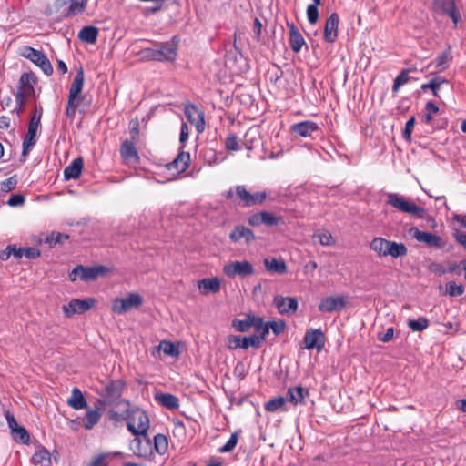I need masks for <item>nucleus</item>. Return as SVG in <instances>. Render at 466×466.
Segmentation results:
<instances>
[{
  "instance_id": "4468645a",
  "label": "nucleus",
  "mask_w": 466,
  "mask_h": 466,
  "mask_svg": "<svg viewBox=\"0 0 466 466\" xmlns=\"http://www.w3.org/2000/svg\"><path fill=\"white\" fill-rule=\"evenodd\" d=\"M130 450L138 457H147L153 453L152 441L146 433V436H136L130 441Z\"/></svg>"
},
{
  "instance_id": "f704fd0d",
  "label": "nucleus",
  "mask_w": 466,
  "mask_h": 466,
  "mask_svg": "<svg viewBox=\"0 0 466 466\" xmlns=\"http://www.w3.org/2000/svg\"><path fill=\"white\" fill-rule=\"evenodd\" d=\"M70 5L65 9L64 17L72 16L83 13L86 6V0H68Z\"/></svg>"
},
{
  "instance_id": "0eeeda50",
  "label": "nucleus",
  "mask_w": 466,
  "mask_h": 466,
  "mask_svg": "<svg viewBox=\"0 0 466 466\" xmlns=\"http://www.w3.org/2000/svg\"><path fill=\"white\" fill-rule=\"evenodd\" d=\"M236 194L240 199L241 205L243 207L261 205L265 202L268 197L266 191H258L255 193H250L243 185L236 187Z\"/></svg>"
},
{
  "instance_id": "393cba45",
  "label": "nucleus",
  "mask_w": 466,
  "mask_h": 466,
  "mask_svg": "<svg viewBox=\"0 0 466 466\" xmlns=\"http://www.w3.org/2000/svg\"><path fill=\"white\" fill-rule=\"evenodd\" d=\"M84 81H85V75L84 70L82 67H80L71 84L70 89H69V96L68 99L70 100H76L79 97L83 86H84Z\"/></svg>"
},
{
  "instance_id": "79ce46f5",
  "label": "nucleus",
  "mask_w": 466,
  "mask_h": 466,
  "mask_svg": "<svg viewBox=\"0 0 466 466\" xmlns=\"http://www.w3.org/2000/svg\"><path fill=\"white\" fill-rule=\"evenodd\" d=\"M68 4V0H56L53 5H47L45 14L47 16H51L53 15H56L59 12L62 13V15L65 13L66 6Z\"/></svg>"
},
{
  "instance_id": "aec40b11",
  "label": "nucleus",
  "mask_w": 466,
  "mask_h": 466,
  "mask_svg": "<svg viewBox=\"0 0 466 466\" xmlns=\"http://www.w3.org/2000/svg\"><path fill=\"white\" fill-rule=\"evenodd\" d=\"M229 239L233 243H238L243 239L244 242L248 245L255 240V235L254 232L248 227L244 225H238L229 234Z\"/></svg>"
},
{
  "instance_id": "20e7f679",
  "label": "nucleus",
  "mask_w": 466,
  "mask_h": 466,
  "mask_svg": "<svg viewBox=\"0 0 466 466\" xmlns=\"http://www.w3.org/2000/svg\"><path fill=\"white\" fill-rule=\"evenodd\" d=\"M179 38L175 35L167 42H156V57L157 62H173L177 56Z\"/></svg>"
},
{
  "instance_id": "6e6552de",
  "label": "nucleus",
  "mask_w": 466,
  "mask_h": 466,
  "mask_svg": "<svg viewBox=\"0 0 466 466\" xmlns=\"http://www.w3.org/2000/svg\"><path fill=\"white\" fill-rule=\"evenodd\" d=\"M248 223L252 227H259L260 225L274 227L284 224V219L281 216H276L268 211L262 210L250 215L248 218Z\"/></svg>"
},
{
  "instance_id": "e2e57ef3",
  "label": "nucleus",
  "mask_w": 466,
  "mask_h": 466,
  "mask_svg": "<svg viewBox=\"0 0 466 466\" xmlns=\"http://www.w3.org/2000/svg\"><path fill=\"white\" fill-rule=\"evenodd\" d=\"M307 17L310 24L314 25L319 19V9L318 5H309L307 7Z\"/></svg>"
},
{
  "instance_id": "3c124183",
  "label": "nucleus",
  "mask_w": 466,
  "mask_h": 466,
  "mask_svg": "<svg viewBox=\"0 0 466 466\" xmlns=\"http://www.w3.org/2000/svg\"><path fill=\"white\" fill-rule=\"evenodd\" d=\"M465 291V288L462 284H456L454 281H450L446 284L445 293L451 297L461 296Z\"/></svg>"
},
{
  "instance_id": "4be33fe9",
  "label": "nucleus",
  "mask_w": 466,
  "mask_h": 466,
  "mask_svg": "<svg viewBox=\"0 0 466 466\" xmlns=\"http://www.w3.org/2000/svg\"><path fill=\"white\" fill-rule=\"evenodd\" d=\"M287 25L289 29V46L290 48L295 52L299 53L302 46L305 45V40L303 35L299 33L298 27L294 23H287Z\"/></svg>"
},
{
  "instance_id": "5701e85b",
  "label": "nucleus",
  "mask_w": 466,
  "mask_h": 466,
  "mask_svg": "<svg viewBox=\"0 0 466 466\" xmlns=\"http://www.w3.org/2000/svg\"><path fill=\"white\" fill-rule=\"evenodd\" d=\"M319 127L317 123L310 120H307L292 125L290 130L294 134H297L303 137H310L311 134L319 130Z\"/></svg>"
},
{
  "instance_id": "a18cd8bd",
  "label": "nucleus",
  "mask_w": 466,
  "mask_h": 466,
  "mask_svg": "<svg viewBox=\"0 0 466 466\" xmlns=\"http://www.w3.org/2000/svg\"><path fill=\"white\" fill-rule=\"evenodd\" d=\"M407 325L413 331H422L429 327V319L420 317L417 319H409Z\"/></svg>"
},
{
  "instance_id": "49530a36",
  "label": "nucleus",
  "mask_w": 466,
  "mask_h": 466,
  "mask_svg": "<svg viewBox=\"0 0 466 466\" xmlns=\"http://www.w3.org/2000/svg\"><path fill=\"white\" fill-rule=\"evenodd\" d=\"M101 413L98 410H87L86 414V422L84 428L91 430L100 420Z\"/></svg>"
},
{
  "instance_id": "dca6fc26",
  "label": "nucleus",
  "mask_w": 466,
  "mask_h": 466,
  "mask_svg": "<svg viewBox=\"0 0 466 466\" xmlns=\"http://www.w3.org/2000/svg\"><path fill=\"white\" fill-rule=\"evenodd\" d=\"M184 112L187 120L195 125L197 131L203 132L205 129L204 113L193 104L187 105Z\"/></svg>"
},
{
  "instance_id": "c9c22d12",
  "label": "nucleus",
  "mask_w": 466,
  "mask_h": 466,
  "mask_svg": "<svg viewBox=\"0 0 466 466\" xmlns=\"http://www.w3.org/2000/svg\"><path fill=\"white\" fill-rule=\"evenodd\" d=\"M416 67H410L403 69L400 75L397 76V77L394 79L393 86H392V91L398 92L400 87L410 81L412 78L409 76L410 73L416 72Z\"/></svg>"
},
{
  "instance_id": "4c0bfd02",
  "label": "nucleus",
  "mask_w": 466,
  "mask_h": 466,
  "mask_svg": "<svg viewBox=\"0 0 466 466\" xmlns=\"http://www.w3.org/2000/svg\"><path fill=\"white\" fill-rule=\"evenodd\" d=\"M31 461L36 466H49L51 464L50 453L46 449L36 451L32 456Z\"/></svg>"
},
{
  "instance_id": "ddd939ff",
  "label": "nucleus",
  "mask_w": 466,
  "mask_h": 466,
  "mask_svg": "<svg viewBox=\"0 0 466 466\" xmlns=\"http://www.w3.org/2000/svg\"><path fill=\"white\" fill-rule=\"evenodd\" d=\"M93 298L86 299H73L67 305L63 306V311L66 317L70 318L75 314H83L89 310L95 304Z\"/></svg>"
},
{
  "instance_id": "f03ea898",
  "label": "nucleus",
  "mask_w": 466,
  "mask_h": 466,
  "mask_svg": "<svg viewBox=\"0 0 466 466\" xmlns=\"http://www.w3.org/2000/svg\"><path fill=\"white\" fill-rule=\"evenodd\" d=\"M149 425V418L144 410L138 407L129 408L127 427L134 436H146Z\"/></svg>"
},
{
  "instance_id": "338daca9",
  "label": "nucleus",
  "mask_w": 466,
  "mask_h": 466,
  "mask_svg": "<svg viewBox=\"0 0 466 466\" xmlns=\"http://www.w3.org/2000/svg\"><path fill=\"white\" fill-rule=\"evenodd\" d=\"M79 101L76 100H67L66 109V115L68 118L73 119L76 115V108L78 106Z\"/></svg>"
},
{
  "instance_id": "bb28decb",
  "label": "nucleus",
  "mask_w": 466,
  "mask_h": 466,
  "mask_svg": "<svg viewBox=\"0 0 466 466\" xmlns=\"http://www.w3.org/2000/svg\"><path fill=\"white\" fill-rule=\"evenodd\" d=\"M390 240L380 237L374 238L370 243V249L377 253L379 257H388L390 255Z\"/></svg>"
},
{
  "instance_id": "864d4df0",
  "label": "nucleus",
  "mask_w": 466,
  "mask_h": 466,
  "mask_svg": "<svg viewBox=\"0 0 466 466\" xmlns=\"http://www.w3.org/2000/svg\"><path fill=\"white\" fill-rule=\"evenodd\" d=\"M313 238H317L322 246H330L335 243L332 235L329 231H319L314 234Z\"/></svg>"
},
{
  "instance_id": "c85d7f7f",
  "label": "nucleus",
  "mask_w": 466,
  "mask_h": 466,
  "mask_svg": "<svg viewBox=\"0 0 466 466\" xmlns=\"http://www.w3.org/2000/svg\"><path fill=\"white\" fill-rule=\"evenodd\" d=\"M198 286L202 294L217 293L220 289V280L218 278H207L199 280Z\"/></svg>"
},
{
  "instance_id": "cd10ccee",
  "label": "nucleus",
  "mask_w": 466,
  "mask_h": 466,
  "mask_svg": "<svg viewBox=\"0 0 466 466\" xmlns=\"http://www.w3.org/2000/svg\"><path fill=\"white\" fill-rule=\"evenodd\" d=\"M83 159L77 157L64 169V177L66 180L78 178L83 169Z\"/></svg>"
},
{
  "instance_id": "7ed1b4c3",
  "label": "nucleus",
  "mask_w": 466,
  "mask_h": 466,
  "mask_svg": "<svg viewBox=\"0 0 466 466\" xmlns=\"http://www.w3.org/2000/svg\"><path fill=\"white\" fill-rule=\"evenodd\" d=\"M109 269L102 265L94 267H84L83 265L76 266L69 273V279L74 282L80 278L83 281H94L100 276H106Z\"/></svg>"
},
{
  "instance_id": "39448f33",
  "label": "nucleus",
  "mask_w": 466,
  "mask_h": 466,
  "mask_svg": "<svg viewBox=\"0 0 466 466\" xmlns=\"http://www.w3.org/2000/svg\"><path fill=\"white\" fill-rule=\"evenodd\" d=\"M431 9L440 15L449 16L456 25L461 19L455 0H432Z\"/></svg>"
},
{
  "instance_id": "6e6d98bb",
  "label": "nucleus",
  "mask_w": 466,
  "mask_h": 466,
  "mask_svg": "<svg viewBox=\"0 0 466 466\" xmlns=\"http://www.w3.org/2000/svg\"><path fill=\"white\" fill-rule=\"evenodd\" d=\"M159 348L163 350L165 354L168 356L177 357L179 354L178 350L171 341H162L159 345Z\"/></svg>"
},
{
  "instance_id": "6ab92c4d",
  "label": "nucleus",
  "mask_w": 466,
  "mask_h": 466,
  "mask_svg": "<svg viewBox=\"0 0 466 466\" xmlns=\"http://www.w3.org/2000/svg\"><path fill=\"white\" fill-rule=\"evenodd\" d=\"M339 17L337 13H332L326 20L324 39L328 43H334L338 38V27Z\"/></svg>"
},
{
  "instance_id": "774afa93",
  "label": "nucleus",
  "mask_w": 466,
  "mask_h": 466,
  "mask_svg": "<svg viewBox=\"0 0 466 466\" xmlns=\"http://www.w3.org/2000/svg\"><path fill=\"white\" fill-rule=\"evenodd\" d=\"M25 203V197L21 194H13L7 200V204L11 207L22 206Z\"/></svg>"
},
{
  "instance_id": "a19ab883",
  "label": "nucleus",
  "mask_w": 466,
  "mask_h": 466,
  "mask_svg": "<svg viewBox=\"0 0 466 466\" xmlns=\"http://www.w3.org/2000/svg\"><path fill=\"white\" fill-rule=\"evenodd\" d=\"M258 130L249 128L244 136V145L248 150H252L256 144L258 143L259 137L258 136Z\"/></svg>"
},
{
  "instance_id": "680f3d73",
  "label": "nucleus",
  "mask_w": 466,
  "mask_h": 466,
  "mask_svg": "<svg viewBox=\"0 0 466 466\" xmlns=\"http://www.w3.org/2000/svg\"><path fill=\"white\" fill-rule=\"evenodd\" d=\"M36 81L35 76L33 73H24L22 74L19 84L22 86L23 89L33 86V84H35Z\"/></svg>"
},
{
  "instance_id": "473e14b6",
  "label": "nucleus",
  "mask_w": 466,
  "mask_h": 466,
  "mask_svg": "<svg viewBox=\"0 0 466 466\" xmlns=\"http://www.w3.org/2000/svg\"><path fill=\"white\" fill-rule=\"evenodd\" d=\"M98 36V28L93 25L84 26L78 33V38L88 44H95Z\"/></svg>"
},
{
  "instance_id": "a878e982",
  "label": "nucleus",
  "mask_w": 466,
  "mask_h": 466,
  "mask_svg": "<svg viewBox=\"0 0 466 466\" xmlns=\"http://www.w3.org/2000/svg\"><path fill=\"white\" fill-rule=\"evenodd\" d=\"M309 396V390L305 389L301 386H296L294 388H289L287 391L286 400L293 403L303 404L305 401V398Z\"/></svg>"
},
{
  "instance_id": "423d86ee",
  "label": "nucleus",
  "mask_w": 466,
  "mask_h": 466,
  "mask_svg": "<svg viewBox=\"0 0 466 466\" xmlns=\"http://www.w3.org/2000/svg\"><path fill=\"white\" fill-rule=\"evenodd\" d=\"M143 298L138 293H129L126 298L116 299L113 301L112 310L116 314H124L132 309L139 308Z\"/></svg>"
},
{
  "instance_id": "c756f323",
  "label": "nucleus",
  "mask_w": 466,
  "mask_h": 466,
  "mask_svg": "<svg viewBox=\"0 0 466 466\" xmlns=\"http://www.w3.org/2000/svg\"><path fill=\"white\" fill-rule=\"evenodd\" d=\"M155 400L163 407L169 410H177L179 408L178 399L170 393H156Z\"/></svg>"
},
{
  "instance_id": "7c9ffc66",
  "label": "nucleus",
  "mask_w": 466,
  "mask_h": 466,
  "mask_svg": "<svg viewBox=\"0 0 466 466\" xmlns=\"http://www.w3.org/2000/svg\"><path fill=\"white\" fill-rule=\"evenodd\" d=\"M66 402L68 406L76 410L87 407V401L78 388L72 390L71 397L68 398Z\"/></svg>"
},
{
  "instance_id": "5fc2aeb1",
  "label": "nucleus",
  "mask_w": 466,
  "mask_h": 466,
  "mask_svg": "<svg viewBox=\"0 0 466 466\" xmlns=\"http://www.w3.org/2000/svg\"><path fill=\"white\" fill-rule=\"evenodd\" d=\"M238 435H239L238 431L233 432L231 434L229 440L227 441V443L219 448V450H218L219 452L227 453V452L232 451L235 449V447H236V445L238 443Z\"/></svg>"
},
{
  "instance_id": "8fccbe9b",
  "label": "nucleus",
  "mask_w": 466,
  "mask_h": 466,
  "mask_svg": "<svg viewBox=\"0 0 466 466\" xmlns=\"http://www.w3.org/2000/svg\"><path fill=\"white\" fill-rule=\"evenodd\" d=\"M233 327L240 332H246L252 327V315H246L244 319H234Z\"/></svg>"
},
{
  "instance_id": "f8f14e48",
  "label": "nucleus",
  "mask_w": 466,
  "mask_h": 466,
  "mask_svg": "<svg viewBox=\"0 0 466 466\" xmlns=\"http://www.w3.org/2000/svg\"><path fill=\"white\" fill-rule=\"evenodd\" d=\"M125 387L126 383L123 380H111L105 386L100 395L107 404H111L120 400Z\"/></svg>"
},
{
  "instance_id": "2f4dec72",
  "label": "nucleus",
  "mask_w": 466,
  "mask_h": 466,
  "mask_svg": "<svg viewBox=\"0 0 466 466\" xmlns=\"http://www.w3.org/2000/svg\"><path fill=\"white\" fill-rule=\"evenodd\" d=\"M263 263L266 269L269 272L279 274H284L287 272V265L283 259L265 258Z\"/></svg>"
},
{
  "instance_id": "2eb2a0df",
  "label": "nucleus",
  "mask_w": 466,
  "mask_h": 466,
  "mask_svg": "<svg viewBox=\"0 0 466 466\" xmlns=\"http://www.w3.org/2000/svg\"><path fill=\"white\" fill-rule=\"evenodd\" d=\"M304 349L321 350L326 342L324 332L320 329H309L304 336Z\"/></svg>"
},
{
  "instance_id": "9b49d317",
  "label": "nucleus",
  "mask_w": 466,
  "mask_h": 466,
  "mask_svg": "<svg viewBox=\"0 0 466 466\" xmlns=\"http://www.w3.org/2000/svg\"><path fill=\"white\" fill-rule=\"evenodd\" d=\"M410 232L413 238L418 242L425 243L429 248H443L446 245L440 236L431 232L421 231L416 227L411 228Z\"/></svg>"
},
{
  "instance_id": "ea45409f",
  "label": "nucleus",
  "mask_w": 466,
  "mask_h": 466,
  "mask_svg": "<svg viewBox=\"0 0 466 466\" xmlns=\"http://www.w3.org/2000/svg\"><path fill=\"white\" fill-rule=\"evenodd\" d=\"M152 444L153 451L155 450L159 454H164L167 451L168 441L164 434L158 433L155 435Z\"/></svg>"
},
{
  "instance_id": "72a5a7b5",
  "label": "nucleus",
  "mask_w": 466,
  "mask_h": 466,
  "mask_svg": "<svg viewBox=\"0 0 466 466\" xmlns=\"http://www.w3.org/2000/svg\"><path fill=\"white\" fill-rule=\"evenodd\" d=\"M118 404H125L127 406L124 412L118 413L115 410H109L107 411V417L110 420L114 421L115 423L124 421V420H126L127 422L130 402H129V400H121L118 401Z\"/></svg>"
},
{
  "instance_id": "37998d69",
  "label": "nucleus",
  "mask_w": 466,
  "mask_h": 466,
  "mask_svg": "<svg viewBox=\"0 0 466 466\" xmlns=\"http://www.w3.org/2000/svg\"><path fill=\"white\" fill-rule=\"evenodd\" d=\"M389 251V256H391L394 258H401L408 254V248L403 243H398L391 240Z\"/></svg>"
},
{
  "instance_id": "a211bd4d",
  "label": "nucleus",
  "mask_w": 466,
  "mask_h": 466,
  "mask_svg": "<svg viewBox=\"0 0 466 466\" xmlns=\"http://www.w3.org/2000/svg\"><path fill=\"white\" fill-rule=\"evenodd\" d=\"M346 302L343 296H329L323 298L319 304V310L321 312H333L345 308Z\"/></svg>"
},
{
  "instance_id": "f257e3e1",
  "label": "nucleus",
  "mask_w": 466,
  "mask_h": 466,
  "mask_svg": "<svg viewBox=\"0 0 466 466\" xmlns=\"http://www.w3.org/2000/svg\"><path fill=\"white\" fill-rule=\"evenodd\" d=\"M386 204L395 209L412 215L418 218H425L427 211L425 208L416 205L414 202L407 200L403 196L398 193H388Z\"/></svg>"
},
{
  "instance_id": "b1692460",
  "label": "nucleus",
  "mask_w": 466,
  "mask_h": 466,
  "mask_svg": "<svg viewBox=\"0 0 466 466\" xmlns=\"http://www.w3.org/2000/svg\"><path fill=\"white\" fill-rule=\"evenodd\" d=\"M190 154L181 150L177 157L167 165V167L169 170L175 169L177 173H183L188 168Z\"/></svg>"
},
{
  "instance_id": "052dcab7",
  "label": "nucleus",
  "mask_w": 466,
  "mask_h": 466,
  "mask_svg": "<svg viewBox=\"0 0 466 466\" xmlns=\"http://www.w3.org/2000/svg\"><path fill=\"white\" fill-rule=\"evenodd\" d=\"M17 185L16 175H14L1 182L0 189L2 192L7 193L15 189Z\"/></svg>"
},
{
  "instance_id": "1a4fd4ad",
  "label": "nucleus",
  "mask_w": 466,
  "mask_h": 466,
  "mask_svg": "<svg viewBox=\"0 0 466 466\" xmlns=\"http://www.w3.org/2000/svg\"><path fill=\"white\" fill-rule=\"evenodd\" d=\"M24 56L39 66L46 76L53 74V66L42 51L26 46L25 48Z\"/></svg>"
},
{
  "instance_id": "412c9836",
  "label": "nucleus",
  "mask_w": 466,
  "mask_h": 466,
  "mask_svg": "<svg viewBox=\"0 0 466 466\" xmlns=\"http://www.w3.org/2000/svg\"><path fill=\"white\" fill-rule=\"evenodd\" d=\"M274 304L280 314H292L298 309V301L292 297L283 298L276 296L274 298Z\"/></svg>"
},
{
  "instance_id": "bf43d9fd",
  "label": "nucleus",
  "mask_w": 466,
  "mask_h": 466,
  "mask_svg": "<svg viewBox=\"0 0 466 466\" xmlns=\"http://www.w3.org/2000/svg\"><path fill=\"white\" fill-rule=\"evenodd\" d=\"M140 59L145 61H157L155 44L152 47H147L140 50L137 54Z\"/></svg>"
},
{
  "instance_id": "09e8293b",
  "label": "nucleus",
  "mask_w": 466,
  "mask_h": 466,
  "mask_svg": "<svg viewBox=\"0 0 466 466\" xmlns=\"http://www.w3.org/2000/svg\"><path fill=\"white\" fill-rule=\"evenodd\" d=\"M43 114V108L41 106L37 107L35 106V110L33 111L29 123H28V129L35 130L37 131L38 127L41 122Z\"/></svg>"
},
{
  "instance_id": "e433bc0d",
  "label": "nucleus",
  "mask_w": 466,
  "mask_h": 466,
  "mask_svg": "<svg viewBox=\"0 0 466 466\" xmlns=\"http://www.w3.org/2000/svg\"><path fill=\"white\" fill-rule=\"evenodd\" d=\"M287 400L286 397L277 396L268 402L265 403V410L268 412H276L279 410H287L286 409Z\"/></svg>"
},
{
  "instance_id": "c03bdc74",
  "label": "nucleus",
  "mask_w": 466,
  "mask_h": 466,
  "mask_svg": "<svg viewBox=\"0 0 466 466\" xmlns=\"http://www.w3.org/2000/svg\"><path fill=\"white\" fill-rule=\"evenodd\" d=\"M451 60V55L450 48L440 54L434 60L435 68H437L439 71H443L447 66L448 63Z\"/></svg>"
},
{
  "instance_id": "4d7b16f0",
  "label": "nucleus",
  "mask_w": 466,
  "mask_h": 466,
  "mask_svg": "<svg viewBox=\"0 0 466 466\" xmlns=\"http://www.w3.org/2000/svg\"><path fill=\"white\" fill-rule=\"evenodd\" d=\"M225 147L229 151L239 150L238 137L236 134H229L225 140Z\"/></svg>"
},
{
  "instance_id": "69168bd1",
  "label": "nucleus",
  "mask_w": 466,
  "mask_h": 466,
  "mask_svg": "<svg viewBox=\"0 0 466 466\" xmlns=\"http://www.w3.org/2000/svg\"><path fill=\"white\" fill-rule=\"evenodd\" d=\"M415 116H411L405 125V128L402 133V137L405 140L410 141L411 140V134L415 124Z\"/></svg>"
},
{
  "instance_id": "9d476101",
  "label": "nucleus",
  "mask_w": 466,
  "mask_h": 466,
  "mask_svg": "<svg viewBox=\"0 0 466 466\" xmlns=\"http://www.w3.org/2000/svg\"><path fill=\"white\" fill-rule=\"evenodd\" d=\"M223 271L229 278H235L237 276L245 278L254 274V267L247 260L234 261L225 265Z\"/></svg>"
},
{
  "instance_id": "f3484780",
  "label": "nucleus",
  "mask_w": 466,
  "mask_h": 466,
  "mask_svg": "<svg viewBox=\"0 0 466 466\" xmlns=\"http://www.w3.org/2000/svg\"><path fill=\"white\" fill-rule=\"evenodd\" d=\"M136 143L124 140L120 146V155L127 165H137L139 163V156L136 148Z\"/></svg>"
},
{
  "instance_id": "13d9d810",
  "label": "nucleus",
  "mask_w": 466,
  "mask_h": 466,
  "mask_svg": "<svg viewBox=\"0 0 466 466\" xmlns=\"http://www.w3.org/2000/svg\"><path fill=\"white\" fill-rule=\"evenodd\" d=\"M260 346V339L257 335H252L249 337H244L242 339V343L240 345V348L242 349H248L249 347L253 348H258Z\"/></svg>"
},
{
  "instance_id": "de8ad7c7",
  "label": "nucleus",
  "mask_w": 466,
  "mask_h": 466,
  "mask_svg": "<svg viewBox=\"0 0 466 466\" xmlns=\"http://www.w3.org/2000/svg\"><path fill=\"white\" fill-rule=\"evenodd\" d=\"M68 238H69L68 235L54 231L46 238L45 242L49 244L50 248H53L56 244L63 243L64 241L67 240Z\"/></svg>"
},
{
  "instance_id": "603ef678",
  "label": "nucleus",
  "mask_w": 466,
  "mask_h": 466,
  "mask_svg": "<svg viewBox=\"0 0 466 466\" xmlns=\"http://www.w3.org/2000/svg\"><path fill=\"white\" fill-rule=\"evenodd\" d=\"M12 433V437L15 441H19L23 444H26L29 442V433L26 429L23 426L15 429Z\"/></svg>"
},
{
  "instance_id": "0e129e2a",
  "label": "nucleus",
  "mask_w": 466,
  "mask_h": 466,
  "mask_svg": "<svg viewBox=\"0 0 466 466\" xmlns=\"http://www.w3.org/2000/svg\"><path fill=\"white\" fill-rule=\"evenodd\" d=\"M268 326L272 329L275 335H279L284 332L286 329V323L284 320L279 321H268Z\"/></svg>"
},
{
  "instance_id": "58836bf2",
  "label": "nucleus",
  "mask_w": 466,
  "mask_h": 466,
  "mask_svg": "<svg viewBox=\"0 0 466 466\" xmlns=\"http://www.w3.org/2000/svg\"><path fill=\"white\" fill-rule=\"evenodd\" d=\"M36 133H37V131L27 128V132L23 140V150H22L23 157H25L28 155L30 148L35 146V144L36 142V140H35Z\"/></svg>"
}]
</instances>
